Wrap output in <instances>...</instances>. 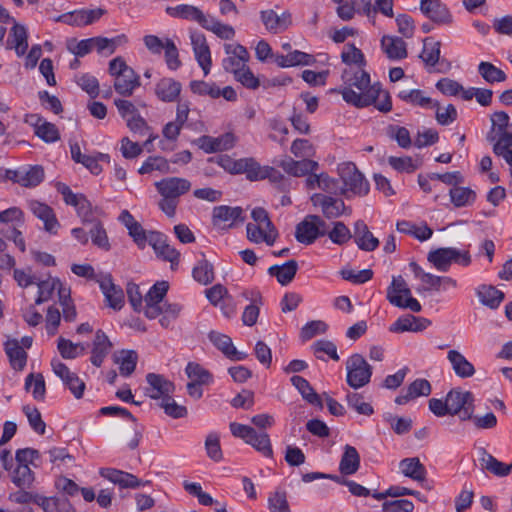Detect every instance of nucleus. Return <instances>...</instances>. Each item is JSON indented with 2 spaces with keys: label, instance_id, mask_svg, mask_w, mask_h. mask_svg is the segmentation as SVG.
<instances>
[{
  "label": "nucleus",
  "instance_id": "a19ab883",
  "mask_svg": "<svg viewBox=\"0 0 512 512\" xmlns=\"http://www.w3.org/2000/svg\"><path fill=\"white\" fill-rule=\"evenodd\" d=\"M290 381L308 403L316 405L320 409L323 408L321 397L315 392L313 387L305 378L301 376H293Z\"/></svg>",
  "mask_w": 512,
  "mask_h": 512
},
{
  "label": "nucleus",
  "instance_id": "4468645a",
  "mask_svg": "<svg viewBox=\"0 0 512 512\" xmlns=\"http://www.w3.org/2000/svg\"><path fill=\"white\" fill-rule=\"evenodd\" d=\"M243 210L241 207H230L221 205L214 207L212 221L213 225L219 229H229L239 220L244 221L242 217Z\"/></svg>",
  "mask_w": 512,
  "mask_h": 512
},
{
  "label": "nucleus",
  "instance_id": "4d7b16f0",
  "mask_svg": "<svg viewBox=\"0 0 512 512\" xmlns=\"http://www.w3.org/2000/svg\"><path fill=\"white\" fill-rule=\"evenodd\" d=\"M478 71L483 79L489 83L503 82L506 80V74L490 62H481Z\"/></svg>",
  "mask_w": 512,
  "mask_h": 512
},
{
  "label": "nucleus",
  "instance_id": "aec40b11",
  "mask_svg": "<svg viewBox=\"0 0 512 512\" xmlns=\"http://www.w3.org/2000/svg\"><path fill=\"white\" fill-rule=\"evenodd\" d=\"M26 121L34 127L35 135L44 142L53 143L60 139V133L57 127L38 114L29 115Z\"/></svg>",
  "mask_w": 512,
  "mask_h": 512
},
{
  "label": "nucleus",
  "instance_id": "7c9ffc66",
  "mask_svg": "<svg viewBox=\"0 0 512 512\" xmlns=\"http://www.w3.org/2000/svg\"><path fill=\"white\" fill-rule=\"evenodd\" d=\"M261 20L266 29L275 34L285 31L291 25V16L289 13L278 15L273 10L262 11Z\"/></svg>",
  "mask_w": 512,
  "mask_h": 512
},
{
  "label": "nucleus",
  "instance_id": "e2e57ef3",
  "mask_svg": "<svg viewBox=\"0 0 512 512\" xmlns=\"http://www.w3.org/2000/svg\"><path fill=\"white\" fill-rule=\"evenodd\" d=\"M33 386L32 394L35 400L42 401L45 397V380L42 374H29L25 380V388L28 390Z\"/></svg>",
  "mask_w": 512,
  "mask_h": 512
},
{
  "label": "nucleus",
  "instance_id": "5fc2aeb1",
  "mask_svg": "<svg viewBox=\"0 0 512 512\" xmlns=\"http://www.w3.org/2000/svg\"><path fill=\"white\" fill-rule=\"evenodd\" d=\"M347 405L354 409L358 414L371 416L374 409L370 403L364 401L363 395L355 392H349L346 395Z\"/></svg>",
  "mask_w": 512,
  "mask_h": 512
},
{
  "label": "nucleus",
  "instance_id": "79ce46f5",
  "mask_svg": "<svg viewBox=\"0 0 512 512\" xmlns=\"http://www.w3.org/2000/svg\"><path fill=\"white\" fill-rule=\"evenodd\" d=\"M399 467L401 472L415 481H423L426 476V469L420 460L416 457L403 459Z\"/></svg>",
  "mask_w": 512,
  "mask_h": 512
},
{
  "label": "nucleus",
  "instance_id": "3c124183",
  "mask_svg": "<svg viewBox=\"0 0 512 512\" xmlns=\"http://www.w3.org/2000/svg\"><path fill=\"white\" fill-rule=\"evenodd\" d=\"M192 274L193 278L200 284H210L214 280L213 265L206 259H202L195 265Z\"/></svg>",
  "mask_w": 512,
  "mask_h": 512
},
{
  "label": "nucleus",
  "instance_id": "dca6fc26",
  "mask_svg": "<svg viewBox=\"0 0 512 512\" xmlns=\"http://www.w3.org/2000/svg\"><path fill=\"white\" fill-rule=\"evenodd\" d=\"M313 206L320 207L321 212L327 219L341 216L345 212V203L341 199L333 198L320 193H315L310 198Z\"/></svg>",
  "mask_w": 512,
  "mask_h": 512
},
{
  "label": "nucleus",
  "instance_id": "ddd939ff",
  "mask_svg": "<svg viewBox=\"0 0 512 512\" xmlns=\"http://www.w3.org/2000/svg\"><path fill=\"white\" fill-rule=\"evenodd\" d=\"M147 242L153 248L156 255L165 261H169L172 267L178 264L180 253L167 243L163 234L158 232H149Z\"/></svg>",
  "mask_w": 512,
  "mask_h": 512
},
{
  "label": "nucleus",
  "instance_id": "69168bd1",
  "mask_svg": "<svg viewBox=\"0 0 512 512\" xmlns=\"http://www.w3.org/2000/svg\"><path fill=\"white\" fill-rule=\"evenodd\" d=\"M59 303L62 307V313L65 321L72 322L76 319L77 312L70 297V289H60Z\"/></svg>",
  "mask_w": 512,
  "mask_h": 512
},
{
  "label": "nucleus",
  "instance_id": "a211bd4d",
  "mask_svg": "<svg viewBox=\"0 0 512 512\" xmlns=\"http://www.w3.org/2000/svg\"><path fill=\"white\" fill-rule=\"evenodd\" d=\"M28 207L33 215L44 223V229L47 232L51 234L57 233L60 224L50 206L38 200H30Z\"/></svg>",
  "mask_w": 512,
  "mask_h": 512
},
{
  "label": "nucleus",
  "instance_id": "e433bc0d",
  "mask_svg": "<svg viewBox=\"0 0 512 512\" xmlns=\"http://www.w3.org/2000/svg\"><path fill=\"white\" fill-rule=\"evenodd\" d=\"M398 97L405 103L422 108L438 107V102L432 98L425 96L424 92L419 89H402L398 93Z\"/></svg>",
  "mask_w": 512,
  "mask_h": 512
},
{
  "label": "nucleus",
  "instance_id": "1a4fd4ad",
  "mask_svg": "<svg viewBox=\"0 0 512 512\" xmlns=\"http://www.w3.org/2000/svg\"><path fill=\"white\" fill-rule=\"evenodd\" d=\"M7 177L23 187H36L44 179V169L40 165L21 167L16 170H8Z\"/></svg>",
  "mask_w": 512,
  "mask_h": 512
},
{
  "label": "nucleus",
  "instance_id": "774afa93",
  "mask_svg": "<svg viewBox=\"0 0 512 512\" xmlns=\"http://www.w3.org/2000/svg\"><path fill=\"white\" fill-rule=\"evenodd\" d=\"M268 507L271 512H291L284 491H275L268 498Z\"/></svg>",
  "mask_w": 512,
  "mask_h": 512
},
{
  "label": "nucleus",
  "instance_id": "2eb2a0df",
  "mask_svg": "<svg viewBox=\"0 0 512 512\" xmlns=\"http://www.w3.org/2000/svg\"><path fill=\"white\" fill-rule=\"evenodd\" d=\"M100 289L105 296L107 305L114 310H120L124 304L123 290L113 283L110 274L100 275L97 278Z\"/></svg>",
  "mask_w": 512,
  "mask_h": 512
},
{
  "label": "nucleus",
  "instance_id": "9b49d317",
  "mask_svg": "<svg viewBox=\"0 0 512 512\" xmlns=\"http://www.w3.org/2000/svg\"><path fill=\"white\" fill-rule=\"evenodd\" d=\"M224 49L228 55L222 63L225 71L234 74L247 65L250 55L244 46L240 44H225Z\"/></svg>",
  "mask_w": 512,
  "mask_h": 512
},
{
  "label": "nucleus",
  "instance_id": "f8f14e48",
  "mask_svg": "<svg viewBox=\"0 0 512 512\" xmlns=\"http://www.w3.org/2000/svg\"><path fill=\"white\" fill-rule=\"evenodd\" d=\"M159 194L164 198H178L191 189L189 180L180 177H168L155 183Z\"/></svg>",
  "mask_w": 512,
  "mask_h": 512
},
{
  "label": "nucleus",
  "instance_id": "473e14b6",
  "mask_svg": "<svg viewBox=\"0 0 512 512\" xmlns=\"http://www.w3.org/2000/svg\"><path fill=\"white\" fill-rule=\"evenodd\" d=\"M4 350L9 358L11 367L14 370L22 371L26 366L28 355L23 347L20 346L19 340L8 339L4 343Z\"/></svg>",
  "mask_w": 512,
  "mask_h": 512
},
{
  "label": "nucleus",
  "instance_id": "6ab92c4d",
  "mask_svg": "<svg viewBox=\"0 0 512 512\" xmlns=\"http://www.w3.org/2000/svg\"><path fill=\"white\" fill-rule=\"evenodd\" d=\"M99 474L112 483L118 484L121 488L135 489L142 485L150 484V481L143 482L135 475L115 468H101Z\"/></svg>",
  "mask_w": 512,
  "mask_h": 512
},
{
  "label": "nucleus",
  "instance_id": "4c0bfd02",
  "mask_svg": "<svg viewBox=\"0 0 512 512\" xmlns=\"http://www.w3.org/2000/svg\"><path fill=\"white\" fill-rule=\"evenodd\" d=\"M141 85L139 75L133 71L123 76L114 78L113 87L115 91L124 97H130Z\"/></svg>",
  "mask_w": 512,
  "mask_h": 512
},
{
  "label": "nucleus",
  "instance_id": "cd10ccee",
  "mask_svg": "<svg viewBox=\"0 0 512 512\" xmlns=\"http://www.w3.org/2000/svg\"><path fill=\"white\" fill-rule=\"evenodd\" d=\"M182 90L180 82L173 78H162L155 85V95L162 102H174L178 99Z\"/></svg>",
  "mask_w": 512,
  "mask_h": 512
},
{
  "label": "nucleus",
  "instance_id": "49530a36",
  "mask_svg": "<svg viewBox=\"0 0 512 512\" xmlns=\"http://www.w3.org/2000/svg\"><path fill=\"white\" fill-rule=\"evenodd\" d=\"M38 286V297L35 300L37 305L42 304L48 301L52 295L54 290L60 291V289H67L62 285L59 279L49 278L43 281H36Z\"/></svg>",
  "mask_w": 512,
  "mask_h": 512
},
{
  "label": "nucleus",
  "instance_id": "bf43d9fd",
  "mask_svg": "<svg viewBox=\"0 0 512 512\" xmlns=\"http://www.w3.org/2000/svg\"><path fill=\"white\" fill-rule=\"evenodd\" d=\"M247 444L251 445L265 457H271L273 454L270 438L267 433H257L254 430V435L249 438Z\"/></svg>",
  "mask_w": 512,
  "mask_h": 512
},
{
  "label": "nucleus",
  "instance_id": "864d4df0",
  "mask_svg": "<svg viewBox=\"0 0 512 512\" xmlns=\"http://www.w3.org/2000/svg\"><path fill=\"white\" fill-rule=\"evenodd\" d=\"M57 348L64 359H75L85 352V347L81 343H73L63 337L58 339Z\"/></svg>",
  "mask_w": 512,
  "mask_h": 512
},
{
  "label": "nucleus",
  "instance_id": "0eeeda50",
  "mask_svg": "<svg viewBox=\"0 0 512 512\" xmlns=\"http://www.w3.org/2000/svg\"><path fill=\"white\" fill-rule=\"evenodd\" d=\"M327 233L326 222L318 215H307L296 226L295 238L299 243L310 245Z\"/></svg>",
  "mask_w": 512,
  "mask_h": 512
},
{
  "label": "nucleus",
  "instance_id": "37998d69",
  "mask_svg": "<svg viewBox=\"0 0 512 512\" xmlns=\"http://www.w3.org/2000/svg\"><path fill=\"white\" fill-rule=\"evenodd\" d=\"M449 196L453 205L457 208L472 205L476 200V193L468 187H453L449 191Z\"/></svg>",
  "mask_w": 512,
  "mask_h": 512
},
{
  "label": "nucleus",
  "instance_id": "13d9d810",
  "mask_svg": "<svg viewBox=\"0 0 512 512\" xmlns=\"http://www.w3.org/2000/svg\"><path fill=\"white\" fill-rule=\"evenodd\" d=\"M126 125L134 134H138L140 136H148V139L147 141H145L144 146H147L156 138L155 136H152L150 127L148 126L144 118L141 117L140 114L128 120V122H126Z\"/></svg>",
  "mask_w": 512,
  "mask_h": 512
},
{
  "label": "nucleus",
  "instance_id": "a878e982",
  "mask_svg": "<svg viewBox=\"0 0 512 512\" xmlns=\"http://www.w3.org/2000/svg\"><path fill=\"white\" fill-rule=\"evenodd\" d=\"M381 49L392 61L405 59L408 55L406 42L397 36L384 35L381 38Z\"/></svg>",
  "mask_w": 512,
  "mask_h": 512
},
{
  "label": "nucleus",
  "instance_id": "09e8293b",
  "mask_svg": "<svg viewBox=\"0 0 512 512\" xmlns=\"http://www.w3.org/2000/svg\"><path fill=\"white\" fill-rule=\"evenodd\" d=\"M265 166H261L254 158L247 157L240 159L239 174H246L250 181L263 180Z\"/></svg>",
  "mask_w": 512,
  "mask_h": 512
},
{
  "label": "nucleus",
  "instance_id": "680f3d73",
  "mask_svg": "<svg viewBox=\"0 0 512 512\" xmlns=\"http://www.w3.org/2000/svg\"><path fill=\"white\" fill-rule=\"evenodd\" d=\"M169 394L159 402V406L164 410L165 414L172 418H183L187 415V408L179 405Z\"/></svg>",
  "mask_w": 512,
  "mask_h": 512
},
{
  "label": "nucleus",
  "instance_id": "b1692460",
  "mask_svg": "<svg viewBox=\"0 0 512 512\" xmlns=\"http://www.w3.org/2000/svg\"><path fill=\"white\" fill-rule=\"evenodd\" d=\"M191 44L195 58L202 68L204 75L207 76L212 66L211 52L206 38L202 34H192Z\"/></svg>",
  "mask_w": 512,
  "mask_h": 512
},
{
  "label": "nucleus",
  "instance_id": "603ef678",
  "mask_svg": "<svg viewBox=\"0 0 512 512\" xmlns=\"http://www.w3.org/2000/svg\"><path fill=\"white\" fill-rule=\"evenodd\" d=\"M440 57V42L432 41L431 38L424 39L423 51L420 58L428 66H435Z\"/></svg>",
  "mask_w": 512,
  "mask_h": 512
},
{
  "label": "nucleus",
  "instance_id": "052dcab7",
  "mask_svg": "<svg viewBox=\"0 0 512 512\" xmlns=\"http://www.w3.org/2000/svg\"><path fill=\"white\" fill-rule=\"evenodd\" d=\"M189 87L194 94L210 96L213 99L220 97V88L215 83H208L202 80H193Z\"/></svg>",
  "mask_w": 512,
  "mask_h": 512
},
{
  "label": "nucleus",
  "instance_id": "72a5a7b5",
  "mask_svg": "<svg viewBox=\"0 0 512 512\" xmlns=\"http://www.w3.org/2000/svg\"><path fill=\"white\" fill-rule=\"evenodd\" d=\"M447 359L450 362L454 373L462 379L470 378L475 374V368L466 357L457 350H449Z\"/></svg>",
  "mask_w": 512,
  "mask_h": 512
},
{
  "label": "nucleus",
  "instance_id": "c03bdc74",
  "mask_svg": "<svg viewBox=\"0 0 512 512\" xmlns=\"http://www.w3.org/2000/svg\"><path fill=\"white\" fill-rule=\"evenodd\" d=\"M114 361L120 365V374L127 377L135 371L138 355L134 350H121L114 356Z\"/></svg>",
  "mask_w": 512,
  "mask_h": 512
},
{
  "label": "nucleus",
  "instance_id": "2f4dec72",
  "mask_svg": "<svg viewBox=\"0 0 512 512\" xmlns=\"http://www.w3.org/2000/svg\"><path fill=\"white\" fill-rule=\"evenodd\" d=\"M111 349L112 343L108 336L102 330H98L93 341L90 358L91 363L96 367H100Z\"/></svg>",
  "mask_w": 512,
  "mask_h": 512
},
{
  "label": "nucleus",
  "instance_id": "39448f33",
  "mask_svg": "<svg viewBox=\"0 0 512 512\" xmlns=\"http://www.w3.org/2000/svg\"><path fill=\"white\" fill-rule=\"evenodd\" d=\"M347 383L354 389L364 387L370 382L372 367L360 354H353L346 361Z\"/></svg>",
  "mask_w": 512,
  "mask_h": 512
},
{
  "label": "nucleus",
  "instance_id": "7ed1b4c3",
  "mask_svg": "<svg viewBox=\"0 0 512 512\" xmlns=\"http://www.w3.org/2000/svg\"><path fill=\"white\" fill-rule=\"evenodd\" d=\"M338 173L343 182L340 194L349 197V193L364 196L369 192V183L352 162H344L338 166Z\"/></svg>",
  "mask_w": 512,
  "mask_h": 512
},
{
  "label": "nucleus",
  "instance_id": "a18cd8bd",
  "mask_svg": "<svg viewBox=\"0 0 512 512\" xmlns=\"http://www.w3.org/2000/svg\"><path fill=\"white\" fill-rule=\"evenodd\" d=\"M477 295L484 305L492 309L497 308L504 299V293L490 285H481Z\"/></svg>",
  "mask_w": 512,
  "mask_h": 512
},
{
  "label": "nucleus",
  "instance_id": "423d86ee",
  "mask_svg": "<svg viewBox=\"0 0 512 512\" xmlns=\"http://www.w3.org/2000/svg\"><path fill=\"white\" fill-rule=\"evenodd\" d=\"M449 415H457L462 421L474 414V396L470 391L452 389L446 395Z\"/></svg>",
  "mask_w": 512,
  "mask_h": 512
},
{
  "label": "nucleus",
  "instance_id": "ea45409f",
  "mask_svg": "<svg viewBox=\"0 0 512 512\" xmlns=\"http://www.w3.org/2000/svg\"><path fill=\"white\" fill-rule=\"evenodd\" d=\"M360 466V455L355 447L345 445L344 453L339 464V471L343 475H352L357 472Z\"/></svg>",
  "mask_w": 512,
  "mask_h": 512
},
{
  "label": "nucleus",
  "instance_id": "de8ad7c7",
  "mask_svg": "<svg viewBox=\"0 0 512 512\" xmlns=\"http://www.w3.org/2000/svg\"><path fill=\"white\" fill-rule=\"evenodd\" d=\"M185 373L190 382L193 383L209 385L213 382V375L196 362H189L185 368Z\"/></svg>",
  "mask_w": 512,
  "mask_h": 512
},
{
  "label": "nucleus",
  "instance_id": "58836bf2",
  "mask_svg": "<svg viewBox=\"0 0 512 512\" xmlns=\"http://www.w3.org/2000/svg\"><path fill=\"white\" fill-rule=\"evenodd\" d=\"M298 270V263L296 260H288L283 265H273L268 269L271 276L277 278V281L285 286L289 284L295 277Z\"/></svg>",
  "mask_w": 512,
  "mask_h": 512
},
{
  "label": "nucleus",
  "instance_id": "bb28decb",
  "mask_svg": "<svg viewBox=\"0 0 512 512\" xmlns=\"http://www.w3.org/2000/svg\"><path fill=\"white\" fill-rule=\"evenodd\" d=\"M120 222L127 228L129 235L133 238L136 245L143 249L146 246L148 234L142 225L136 221L134 216L128 211L123 210L119 216Z\"/></svg>",
  "mask_w": 512,
  "mask_h": 512
},
{
  "label": "nucleus",
  "instance_id": "f03ea898",
  "mask_svg": "<svg viewBox=\"0 0 512 512\" xmlns=\"http://www.w3.org/2000/svg\"><path fill=\"white\" fill-rule=\"evenodd\" d=\"M491 129L487 140L493 143V152L502 157L511 167L512 176V123L504 111H496L490 116Z\"/></svg>",
  "mask_w": 512,
  "mask_h": 512
},
{
  "label": "nucleus",
  "instance_id": "5701e85b",
  "mask_svg": "<svg viewBox=\"0 0 512 512\" xmlns=\"http://www.w3.org/2000/svg\"><path fill=\"white\" fill-rule=\"evenodd\" d=\"M420 10L436 24H448L452 20L450 12L440 0H421Z\"/></svg>",
  "mask_w": 512,
  "mask_h": 512
},
{
  "label": "nucleus",
  "instance_id": "c756f323",
  "mask_svg": "<svg viewBox=\"0 0 512 512\" xmlns=\"http://www.w3.org/2000/svg\"><path fill=\"white\" fill-rule=\"evenodd\" d=\"M13 24L6 41V46L7 49H14L17 56L21 57L28 48L27 31L23 25L16 23V21Z\"/></svg>",
  "mask_w": 512,
  "mask_h": 512
},
{
  "label": "nucleus",
  "instance_id": "f3484780",
  "mask_svg": "<svg viewBox=\"0 0 512 512\" xmlns=\"http://www.w3.org/2000/svg\"><path fill=\"white\" fill-rule=\"evenodd\" d=\"M146 381L148 383L146 395L155 400L161 401L169 394H173L175 390L174 384L159 374L148 373Z\"/></svg>",
  "mask_w": 512,
  "mask_h": 512
},
{
  "label": "nucleus",
  "instance_id": "f704fd0d",
  "mask_svg": "<svg viewBox=\"0 0 512 512\" xmlns=\"http://www.w3.org/2000/svg\"><path fill=\"white\" fill-rule=\"evenodd\" d=\"M166 13L171 17L195 21L202 27L207 18V16L198 7L185 4L175 7L169 6L166 8Z\"/></svg>",
  "mask_w": 512,
  "mask_h": 512
},
{
  "label": "nucleus",
  "instance_id": "4be33fe9",
  "mask_svg": "<svg viewBox=\"0 0 512 512\" xmlns=\"http://www.w3.org/2000/svg\"><path fill=\"white\" fill-rule=\"evenodd\" d=\"M235 136L232 133H225L219 137L201 136L197 140L200 149L206 153L225 151L234 146Z\"/></svg>",
  "mask_w": 512,
  "mask_h": 512
},
{
  "label": "nucleus",
  "instance_id": "9d476101",
  "mask_svg": "<svg viewBox=\"0 0 512 512\" xmlns=\"http://www.w3.org/2000/svg\"><path fill=\"white\" fill-rule=\"evenodd\" d=\"M52 370L69 388L75 398L80 399L85 390V383L77 376L76 373L61 361L54 359L51 362Z\"/></svg>",
  "mask_w": 512,
  "mask_h": 512
},
{
  "label": "nucleus",
  "instance_id": "c85d7f7f",
  "mask_svg": "<svg viewBox=\"0 0 512 512\" xmlns=\"http://www.w3.org/2000/svg\"><path fill=\"white\" fill-rule=\"evenodd\" d=\"M246 231L248 240L256 244L265 242L268 246H272L278 237L276 227L270 229L261 224L248 223Z\"/></svg>",
  "mask_w": 512,
  "mask_h": 512
},
{
  "label": "nucleus",
  "instance_id": "6e6552de",
  "mask_svg": "<svg viewBox=\"0 0 512 512\" xmlns=\"http://www.w3.org/2000/svg\"><path fill=\"white\" fill-rule=\"evenodd\" d=\"M169 289L167 281L155 283L144 297V314L149 319H155L161 315V305Z\"/></svg>",
  "mask_w": 512,
  "mask_h": 512
},
{
  "label": "nucleus",
  "instance_id": "412c9836",
  "mask_svg": "<svg viewBox=\"0 0 512 512\" xmlns=\"http://www.w3.org/2000/svg\"><path fill=\"white\" fill-rule=\"evenodd\" d=\"M278 166L287 174L294 177H302L309 173L316 172L319 168L318 162L310 159L294 160L291 157L282 159Z\"/></svg>",
  "mask_w": 512,
  "mask_h": 512
},
{
  "label": "nucleus",
  "instance_id": "c9c22d12",
  "mask_svg": "<svg viewBox=\"0 0 512 512\" xmlns=\"http://www.w3.org/2000/svg\"><path fill=\"white\" fill-rule=\"evenodd\" d=\"M481 457L479 458L481 469L489 471L490 473L504 477L510 474L512 469V463L506 465L497 460L493 455L489 454L484 448L479 450Z\"/></svg>",
  "mask_w": 512,
  "mask_h": 512
},
{
  "label": "nucleus",
  "instance_id": "338daca9",
  "mask_svg": "<svg viewBox=\"0 0 512 512\" xmlns=\"http://www.w3.org/2000/svg\"><path fill=\"white\" fill-rule=\"evenodd\" d=\"M205 449L207 456L211 460L219 462L223 459V453L220 446V438L216 433H210L207 435L205 440Z\"/></svg>",
  "mask_w": 512,
  "mask_h": 512
},
{
  "label": "nucleus",
  "instance_id": "8fccbe9b",
  "mask_svg": "<svg viewBox=\"0 0 512 512\" xmlns=\"http://www.w3.org/2000/svg\"><path fill=\"white\" fill-rule=\"evenodd\" d=\"M203 28L213 32L219 38L224 40H231L235 36V30L231 25L224 24L213 17L207 16Z\"/></svg>",
  "mask_w": 512,
  "mask_h": 512
},
{
  "label": "nucleus",
  "instance_id": "0e129e2a",
  "mask_svg": "<svg viewBox=\"0 0 512 512\" xmlns=\"http://www.w3.org/2000/svg\"><path fill=\"white\" fill-rule=\"evenodd\" d=\"M326 234L337 245H343L352 238L350 229L341 221L334 222L332 230Z\"/></svg>",
  "mask_w": 512,
  "mask_h": 512
},
{
  "label": "nucleus",
  "instance_id": "393cba45",
  "mask_svg": "<svg viewBox=\"0 0 512 512\" xmlns=\"http://www.w3.org/2000/svg\"><path fill=\"white\" fill-rule=\"evenodd\" d=\"M209 340L220 350L227 358L231 360H244L247 357L245 352L238 351L233 345L232 339L217 331H211L208 334Z\"/></svg>",
  "mask_w": 512,
  "mask_h": 512
},
{
  "label": "nucleus",
  "instance_id": "6e6d98bb",
  "mask_svg": "<svg viewBox=\"0 0 512 512\" xmlns=\"http://www.w3.org/2000/svg\"><path fill=\"white\" fill-rule=\"evenodd\" d=\"M12 482L19 488H30L34 482V473L28 465H17L12 474Z\"/></svg>",
  "mask_w": 512,
  "mask_h": 512
},
{
  "label": "nucleus",
  "instance_id": "20e7f679",
  "mask_svg": "<svg viewBox=\"0 0 512 512\" xmlns=\"http://www.w3.org/2000/svg\"><path fill=\"white\" fill-rule=\"evenodd\" d=\"M427 260L441 272H447L452 263L462 266H469L471 255L469 251H460L453 247H442L431 250L427 255Z\"/></svg>",
  "mask_w": 512,
  "mask_h": 512
},
{
  "label": "nucleus",
  "instance_id": "f257e3e1",
  "mask_svg": "<svg viewBox=\"0 0 512 512\" xmlns=\"http://www.w3.org/2000/svg\"><path fill=\"white\" fill-rule=\"evenodd\" d=\"M341 79L344 87L334 89L342 95L343 100L357 108L370 106L378 95L379 83L371 84L370 75L362 66L344 69Z\"/></svg>",
  "mask_w": 512,
  "mask_h": 512
}]
</instances>
